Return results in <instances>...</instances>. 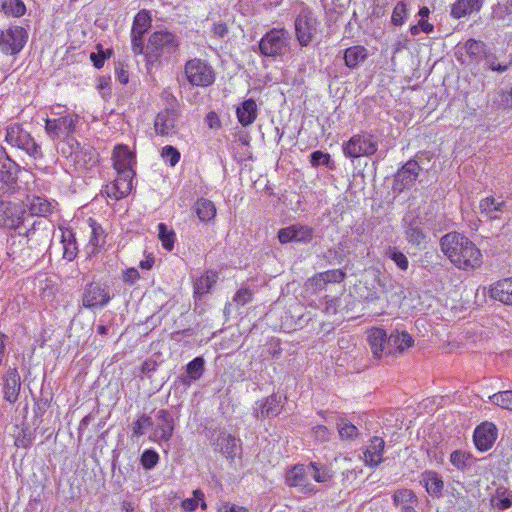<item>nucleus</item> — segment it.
Instances as JSON below:
<instances>
[{
	"label": "nucleus",
	"mask_w": 512,
	"mask_h": 512,
	"mask_svg": "<svg viewBox=\"0 0 512 512\" xmlns=\"http://www.w3.org/2000/svg\"><path fill=\"white\" fill-rule=\"evenodd\" d=\"M440 247L447 259L459 270L474 271L483 264L481 250L461 233L445 234L440 240Z\"/></svg>",
	"instance_id": "f257e3e1"
},
{
	"label": "nucleus",
	"mask_w": 512,
	"mask_h": 512,
	"mask_svg": "<svg viewBox=\"0 0 512 512\" xmlns=\"http://www.w3.org/2000/svg\"><path fill=\"white\" fill-rule=\"evenodd\" d=\"M50 115L45 119V132L50 139L62 140L66 143V146L74 142L75 139L72 135L76 131V127L79 123V115L64 109L58 105L52 107Z\"/></svg>",
	"instance_id": "f03ea898"
},
{
	"label": "nucleus",
	"mask_w": 512,
	"mask_h": 512,
	"mask_svg": "<svg viewBox=\"0 0 512 512\" xmlns=\"http://www.w3.org/2000/svg\"><path fill=\"white\" fill-rule=\"evenodd\" d=\"M176 36L168 31H156L149 37L145 56L148 62L154 63L162 57H169L178 49Z\"/></svg>",
	"instance_id": "7ed1b4c3"
},
{
	"label": "nucleus",
	"mask_w": 512,
	"mask_h": 512,
	"mask_svg": "<svg viewBox=\"0 0 512 512\" xmlns=\"http://www.w3.org/2000/svg\"><path fill=\"white\" fill-rule=\"evenodd\" d=\"M291 36L284 28L269 30L259 41L260 53L266 57H282L290 50Z\"/></svg>",
	"instance_id": "20e7f679"
},
{
	"label": "nucleus",
	"mask_w": 512,
	"mask_h": 512,
	"mask_svg": "<svg viewBox=\"0 0 512 512\" xmlns=\"http://www.w3.org/2000/svg\"><path fill=\"white\" fill-rule=\"evenodd\" d=\"M184 74L187 81L196 87H209L216 79L213 67L200 58L188 60L184 66Z\"/></svg>",
	"instance_id": "39448f33"
},
{
	"label": "nucleus",
	"mask_w": 512,
	"mask_h": 512,
	"mask_svg": "<svg viewBox=\"0 0 512 512\" xmlns=\"http://www.w3.org/2000/svg\"><path fill=\"white\" fill-rule=\"evenodd\" d=\"M377 149V139L366 132L355 134L342 144L343 154L348 158L368 157L373 155Z\"/></svg>",
	"instance_id": "423d86ee"
},
{
	"label": "nucleus",
	"mask_w": 512,
	"mask_h": 512,
	"mask_svg": "<svg viewBox=\"0 0 512 512\" xmlns=\"http://www.w3.org/2000/svg\"><path fill=\"white\" fill-rule=\"evenodd\" d=\"M62 153L78 169H91L98 163L97 151L89 145L81 146L76 140L67 147H63Z\"/></svg>",
	"instance_id": "0eeeda50"
},
{
	"label": "nucleus",
	"mask_w": 512,
	"mask_h": 512,
	"mask_svg": "<svg viewBox=\"0 0 512 512\" xmlns=\"http://www.w3.org/2000/svg\"><path fill=\"white\" fill-rule=\"evenodd\" d=\"M5 140L10 145L24 150L35 159L42 157L40 145H38L31 135L27 131L23 130L19 124H12L8 126Z\"/></svg>",
	"instance_id": "6e6552de"
},
{
	"label": "nucleus",
	"mask_w": 512,
	"mask_h": 512,
	"mask_svg": "<svg viewBox=\"0 0 512 512\" xmlns=\"http://www.w3.org/2000/svg\"><path fill=\"white\" fill-rule=\"evenodd\" d=\"M28 40V32L21 26H10L0 33V52L5 55H17Z\"/></svg>",
	"instance_id": "1a4fd4ad"
},
{
	"label": "nucleus",
	"mask_w": 512,
	"mask_h": 512,
	"mask_svg": "<svg viewBox=\"0 0 512 512\" xmlns=\"http://www.w3.org/2000/svg\"><path fill=\"white\" fill-rule=\"evenodd\" d=\"M317 18L311 10L303 9L295 19V34L302 47L308 46L318 28Z\"/></svg>",
	"instance_id": "9d476101"
},
{
	"label": "nucleus",
	"mask_w": 512,
	"mask_h": 512,
	"mask_svg": "<svg viewBox=\"0 0 512 512\" xmlns=\"http://www.w3.org/2000/svg\"><path fill=\"white\" fill-rule=\"evenodd\" d=\"M180 112L175 108L160 111L154 121V129L157 135L172 137L177 135L180 125Z\"/></svg>",
	"instance_id": "9b49d317"
},
{
	"label": "nucleus",
	"mask_w": 512,
	"mask_h": 512,
	"mask_svg": "<svg viewBox=\"0 0 512 512\" xmlns=\"http://www.w3.org/2000/svg\"><path fill=\"white\" fill-rule=\"evenodd\" d=\"M155 418V428L149 439L159 444L169 442L175 428L173 416L168 410L161 409L156 413Z\"/></svg>",
	"instance_id": "f8f14e48"
},
{
	"label": "nucleus",
	"mask_w": 512,
	"mask_h": 512,
	"mask_svg": "<svg viewBox=\"0 0 512 512\" xmlns=\"http://www.w3.org/2000/svg\"><path fill=\"white\" fill-rule=\"evenodd\" d=\"M111 299L107 285L91 283L86 286L83 294V305L86 308L98 309L104 307Z\"/></svg>",
	"instance_id": "ddd939ff"
},
{
	"label": "nucleus",
	"mask_w": 512,
	"mask_h": 512,
	"mask_svg": "<svg viewBox=\"0 0 512 512\" xmlns=\"http://www.w3.org/2000/svg\"><path fill=\"white\" fill-rule=\"evenodd\" d=\"M240 440L225 430H218L217 437L212 438L211 444L214 450L223 454L226 458L234 460L241 451Z\"/></svg>",
	"instance_id": "4468645a"
},
{
	"label": "nucleus",
	"mask_w": 512,
	"mask_h": 512,
	"mask_svg": "<svg viewBox=\"0 0 512 512\" xmlns=\"http://www.w3.org/2000/svg\"><path fill=\"white\" fill-rule=\"evenodd\" d=\"M307 475V467L298 464L286 473L285 482L289 487L297 488L300 493L315 494L317 489L308 481Z\"/></svg>",
	"instance_id": "2eb2a0df"
},
{
	"label": "nucleus",
	"mask_w": 512,
	"mask_h": 512,
	"mask_svg": "<svg viewBox=\"0 0 512 512\" xmlns=\"http://www.w3.org/2000/svg\"><path fill=\"white\" fill-rule=\"evenodd\" d=\"M312 238L313 229L306 225H291L280 229L278 232V240L281 244H288L291 242L309 243Z\"/></svg>",
	"instance_id": "dca6fc26"
},
{
	"label": "nucleus",
	"mask_w": 512,
	"mask_h": 512,
	"mask_svg": "<svg viewBox=\"0 0 512 512\" xmlns=\"http://www.w3.org/2000/svg\"><path fill=\"white\" fill-rule=\"evenodd\" d=\"M367 341L374 358L381 359L389 356L386 347L390 342V335L387 336L385 330L378 327L369 329L367 331Z\"/></svg>",
	"instance_id": "f3484780"
},
{
	"label": "nucleus",
	"mask_w": 512,
	"mask_h": 512,
	"mask_svg": "<svg viewBox=\"0 0 512 512\" xmlns=\"http://www.w3.org/2000/svg\"><path fill=\"white\" fill-rule=\"evenodd\" d=\"M3 215V225L14 230H20L29 217L23 205L19 203H8L3 210Z\"/></svg>",
	"instance_id": "a211bd4d"
},
{
	"label": "nucleus",
	"mask_w": 512,
	"mask_h": 512,
	"mask_svg": "<svg viewBox=\"0 0 512 512\" xmlns=\"http://www.w3.org/2000/svg\"><path fill=\"white\" fill-rule=\"evenodd\" d=\"M497 437V429L493 423H483L474 431V443L478 450L487 451L494 444Z\"/></svg>",
	"instance_id": "6ab92c4d"
},
{
	"label": "nucleus",
	"mask_w": 512,
	"mask_h": 512,
	"mask_svg": "<svg viewBox=\"0 0 512 512\" xmlns=\"http://www.w3.org/2000/svg\"><path fill=\"white\" fill-rule=\"evenodd\" d=\"M419 482L431 497L439 499L443 496L444 481L438 472L433 470L422 472Z\"/></svg>",
	"instance_id": "aec40b11"
},
{
	"label": "nucleus",
	"mask_w": 512,
	"mask_h": 512,
	"mask_svg": "<svg viewBox=\"0 0 512 512\" xmlns=\"http://www.w3.org/2000/svg\"><path fill=\"white\" fill-rule=\"evenodd\" d=\"M479 211L490 220L500 219L501 214L506 211V202L501 198L488 196L480 201Z\"/></svg>",
	"instance_id": "412c9836"
},
{
	"label": "nucleus",
	"mask_w": 512,
	"mask_h": 512,
	"mask_svg": "<svg viewBox=\"0 0 512 512\" xmlns=\"http://www.w3.org/2000/svg\"><path fill=\"white\" fill-rule=\"evenodd\" d=\"M414 345V339L406 331H395L390 334V342L386 347L389 356H399Z\"/></svg>",
	"instance_id": "4be33fe9"
},
{
	"label": "nucleus",
	"mask_w": 512,
	"mask_h": 512,
	"mask_svg": "<svg viewBox=\"0 0 512 512\" xmlns=\"http://www.w3.org/2000/svg\"><path fill=\"white\" fill-rule=\"evenodd\" d=\"M484 0H456L451 5L450 16L453 19H462L469 17L473 13H478Z\"/></svg>",
	"instance_id": "5701e85b"
},
{
	"label": "nucleus",
	"mask_w": 512,
	"mask_h": 512,
	"mask_svg": "<svg viewBox=\"0 0 512 512\" xmlns=\"http://www.w3.org/2000/svg\"><path fill=\"white\" fill-rule=\"evenodd\" d=\"M385 442L381 437H373L364 451L365 464L371 468L377 467L382 461Z\"/></svg>",
	"instance_id": "b1692460"
},
{
	"label": "nucleus",
	"mask_w": 512,
	"mask_h": 512,
	"mask_svg": "<svg viewBox=\"0 0 512 512\" xmlns=\"http://www.w3.org/2000/svg\"><path fill=\"white\" fill-rule=\"evenodd\" d=\"M490 297L506 305H512V277L493 283L489 289Z\"/></svg>",
	"instance_id": "393cba45"
},
{
	"label": "nucleus",
	"mask_w": 512,
	"mask_h": 512,
	"mask_svg": "<svg viewBox=\"0 0 512 512\" xmlns=\"http://www.w3.org/2000/svg\"><path fill=\"white\" fill-rule=\"evenodd\" d=\"M280 402V397L275 394L265 398L259 404V408L255 409V417L257 419H263L278 416L282 410Z\"/></svg>",
	"instance_id": "a878e982"
},
{
	"label": "nucleus",
	"mask_w": 512,
	"mask_h": 512,
	"mask_svg": "<svg viewBox=\"0 0 512 512\" xmlns=\"http://www.w3.org/2000/svg\"><path fill=\"white\" fill-rule=\"evenodd\" d=\"M18 165L9 157L0 165V182L6 185L7 192L13 193L17 180Z\"/></svg>",
	"instance_id": "bb28decb"
},
{
	"label": "nucleus",
	"mask_w": 512,
	"mask_h": 512,
	"mask_svg": "<svg viewBox=\"0 0 512 512\" xmlns=\"http://www.w3.org/2000/svg\"><path fill=\"white\" fill-rule=\"evenodd\" d=\"M114 168L117 172L133 170L134 156L127 146L118 145L113 151Z\"/></svg>",
	"instance_id": "cd10ccee"
},
{
	"label": "nucleus",
	"mask_w": 512,
	"mask_h": 512,
	"mask_svg": "<svg viewBox=\"0 0 512 512\" xmlns=\"http://www.w3.org/2000/svg\"><path fill=\"white\" fill-rule=\"evenodd\" d=\"M59 238L63 249V258L72 261L76 258L78 253V247L74 233L69 228H59Z\"/></svg>",
	"instance_id": "c85d7f7f"
},
{
	"label": "nucleus",
	"mask_w": 512,
	"mask_h": 512,
	"mask_svg": "<svg viewBox=\"0 0 512 512\" xmlns=\"http://www.w3.org/2000/svg\"><path fill=\"white\" fill-rule=\"evenodd\" d=\"M258 108L253 99H247L236 109L238 122L243 126H250L257 118Z\"/></svg>",
	"instance_id": "c756f323"
},
{
	"label": "nucleus",
	"mask_w": 512,
	"mask_h": 512,
	"mask_svg": "<svg viewBox=\"0 0 512 512\" xmlns=\"http://www.w3.org/2000/svg\"><path fill=\"white\" fill-rule=\"evenodd\" d=\"M26 206L31 216H47L52 212L55 203L42 196H32L27 198Z\"/></svg>",
	"instance_id": "7c9ffc66"
},
{
	"label": "nucleus",
	"mask_w": 512,
	"mask_h": 512,
	"mask_svg": "<svg viewBox=\"0 0 512 512\" xmlns=\"http://www.w3.org/2000/svg\"><path fill=\"white\" fill-rule=\"evenodd\" d=\"M204 372V359L196 357L186 365V373L179 377L181 384L190 386L193 381L201 378Z\"/></svg>",
	"instance_id": "2f4dec72"
},
{
	"label": "nucleus",
	"mask_w": 512,
	"mask_h": 512,
	"mask_svg": "<svg viewBox=\"0 0 512 512\" xmlns=\"http://www.w3.org/2000/svg\"><path fill=\"white\" fill-rule=\"evenodd\" d=\"M420 167L416 161H408L396 175L397 183H401L403 188L410 187L416 181Z\"/></svg>",
	"instance_id": "473e14b6"
},
{
	"label": "nucleus",
	"mask_w": 512,
	"mask_h": 512,
	"mask_svg": "<svg viewBox=\"0 0 512 512\" xmlns=\"http://www.w3.org/2000/svg\"><path fill=\"white\" fill-rule=\"evenodd\" d=\"M218 274L215 271H207L194 282V295L196 299H200L203 295L209 293L211 288L216 284Z\"/></svg>",
	"instance_id": "72a5a7b5"
},
{
	"label": "nucleus",
	"mask_w": 512,
	"mask_h": 512,
	"mask_svg": "<svg viewBox=\"0 0 512 512\" xmlns=\"http://www.w3.org/2000/svg\"><path fill=\"white\" fill-rule=\"evenodd\" d=\"M20 376L16 370H9L4 378V396L9 402H15L20 390Z\"/></svg>",
	"instance_id": "f704fd0d"
},
{
	"label": "nucleus",
	"mask_w": 512,
	"mask_h": 512,
	"mask_svg": "<svg viewBox=\"0 0 512 512\" xmlns=\"http://www.w3.org/2000/svg\"><path fill=\"white\" fill-rule=\"evenodd\" d=\"M88 224L91 229V233L87 249L90 254H94L105 244L106 236L101 225H99L95 220L89 218Z\"/></svg>",
	"instance_id": "c9c22d12"
},
{
	"label": "nucleus",
	"mask_w": 512,
	"mask_h": 512,
	"mask_svg": "<svg viewBox=\"0 0 512 512\" xmlns=\"http://www.w3.org/2000/svg\"><path fill=\"white\" fill-rule=\"evenodd\" d=\"M368 57V51L364 46L356 45L345 50L344 60L349 68H356Z\"/></svg>",
	"instance_id": "e433bc0d"
},
{
	"label": "nucleus",
	"mask_w": 512,
	"mask_h": 512,
	"mask_svg": "<svg viewBox=\"0 0 512 512\" xmlns=\"http://www.w3.org/2000/svg\"><path fill=\"white\" fill-rule=\"evenodd\" d=\"M194 210L201 222H210L216 216V207L211 200L200 198L196 201Z\"/></svg>",
	"instance_id": "4c0bfd02"
},
{
	"label": "nucleus",
	"mask_w": 512,
	"mask_h": 512,
	"mask_svg": "<svg viewBox=\"0 0 512 512\" xmlns=\"http://www.w3.org/2000/svg\"><path fill=\"white\" fill-rule=\"evenodd\" d=\"M393 503L403 510L404 507L417 506L418 498L411 489H399L393 494Z\"/></svg>",
	"instance_id": "58836bf2"
},
{
	"label": "nucleus",
	"mask_w": 512,
	"mask_h": 512,
	"mask_svg": "<svg viewBox=\"0 0 512 512\" xmlns=\"http://www.w3.org/2000/svg\"><path fill=\"white\" fill-rule=\"evenodd\" d=\"M253 292L247 288L239 289L234 295L231 302L225 307L224 313L226 316H230L231 311L239 308L240 306H244L252 301Z\"/></svg>",
	"instance_id": "ea45409f"
},
{
	"label": "nucleus",
	"mask_w": 512,
	"mask_h": 512,
	"mask_svg": "<svg viewBox=\"0 0 512 512\" xmlns=\"http://www.w3.org/2000/svg\"><path fill=\"white\" fill-rule=\"evenodd\" d=\"M39 225L40 222L34 221L31 228L27 229L25 232L19 230V236L24 237L27 244L31 242V247L33 245H39L43 240L48 238L47 231L40 230Z\"/></svg>",
	"instance_id": "a19ab883"
},
{
	"label": "nucleus",
	"mask_w": 512,
	"mask_h": 512,
	"mask_svg": "<svg viewBox=\"0 0 512 512\" xmlns=\"http://www.w3.org/2000/svg\"><path fill=\"white\" fill-rule=\"evenodd\" d=\"M491 505L498 510H506L512 506V492L504 487L496 489L491 498Z\"/></svg>",
	"instance_id": "79ce46f5"
},
{
	"label": "nucleus",
	"mask_w": 512,
	"mask_h": 512,
	"mask_svg": "<svg viewBox=\"0 0 512 512\" xmlns=\"http://www.w3.org/2000/svg\"><path fill=\"white\" fill-rule=\"evenodd\" d=\"M151 27V17L149 13L142 10L134 17L131 33L137 35H144Z\"/></svg>",
	"instance_id": "37998d69"
},
{
	"label": "nucleus",
	"mask_w": 512,
	"mask_h": 512,
	"mask_svg": "<svg viewBox=\"0 0 512 512\" xmlns=\"http://www.w3.org/2000/svg\"><path fill=\"white\" fill-rule=\"evenodd\" d=\"M1 10L7 16L21 17L26 12V6L22 0H3Z\"/></svg>",
	"instance_id": "c03bdc74"
},
{
	"label": "nucleus",
	"mask_w": 512,
	"mask_h": 512,
	"mask_svg": "<svg viewBox=\"0 0 512 512\" xmlns=\"http://www.w3.org/2000/svg\"><path fill=\"white\" fill-rule=\"evenodd\" d=\"M135 175L134 170L117 172V178L113 181L119 187L120 194L126 197L132 190V179Z\"/></svg>",
	"instance_id": "a18cd8bd"
},
{
	"label": "nucleus",
	"mask_w": 512,
	"mask_h": 512,
	"mask_svg": "<svg viewBox=\"0 0 512 512\" xmlns=\"http://www.w3.org/2000/svg\"><path fill=\"white\" fill-rule=\"evenodd\" d=\"M307 470L308 474H310L313 477V479L318 483H325L332 478L331 471L324 465H321L316 462H311L307 466Z\"/></svg>",
	"instance_id": "49530a36"
},
{
	"label": "nucleus",
	"mask_w": 512,
	"mask_h": 512,
	"mask_svg": "<svg viewBox=\"0 0 512 512\" xmlns=\"http://www.w3.org/2000/svg\"><path fill=\"white\" fill-rule=\"evenodd\" d=\"M158 238L165 250L171 251L174 248L176 239L175 232L172 229H169L164 223L158 224Z\"/></svg>",
	"instance_id": "de8ad7c7"
},
{
	"label": "nucleus",
	"mask_w": 512,
	"mask_h": 512,
	"mask_svg": "<svg viewBox=\"0 0 512 512\" xmlns=\"http://www.w3.org/2000/svg\"><path fill=\"white\" fill-rule=\"evenodd\" d=\"M449 488V493L457 504H462L464 507L470 506L471 501L464 493L465 487L462 482L454 481L452 484H450Z\"/></svg>",
	"instance_id": "09e8293b"
},
{
	"label": "nucleus",
	"mask_w": 512,
	"mask_h": 512,
	"mask_svg": "<svg viewBox=\"0 0 512 512\" xmlns=\"http://www.w3.org/2000/svg\"><path fill=\"white\" fill-rule=\"evenodd\" d=\"M405 235L407 241L412 245L420 246L425 243V234L416 222L407 227Z\"/></svg>",
	"instance_id": "8fccbe9b"
},
{
	"label": "nucleus",
	"mask_w": 512,
	"mask_h": 512,
	"mask_svg": "<svg viewBox=\"0 0 512 512\" xmlns=\"http://www.w3.org/2000/svg\"><path fill=\"white\" fill-rule=\"evenodd\" d=\"M450 462L457 469L465 470L471 465L472 456L468 452L455 450L450 455Z\"/></svg>",
	"instance_id": "3c124183"
},
{
	"label": "nucleus",
	"mask_w": 512,
	"mask_h": 512,
	"mask_svg": "<svg viewBox=\"0 0 512 512\" xmlns=\"http://www.w3.org/2000/svg\"><path fill=\"white\" fill-rule=\"evenodd\" d=\"M489 400L502 409L512 411V390L497 392L489 396Z\"/></svg>",
	"instance_id": "603ef678"
},
{
	"label": "nucleus",
	"mask_w": 512,
	"mask_h": 512,
	"mask_svg": "<svg viewBox=\"0 0 512 512\" xmlns=\"http://www.w3.org/2000/svg\"><path fill=\"white\" fill-rule=\"evenodd\" d=\"M337 429L342 440H353L358 436V428L345 419L337 422Z\"/></svg>",
	"instance_id": "864d4df0"
},
{
	"label": "nucleus",
	"mask_w": 512,
	"mask_h": 512,
	"mask_svg": "<svg viewBox=\"0 0 512 512\" xmlns=\"http://www.w3.org/2000/svg\"><path fill=\"white\" fill-rule=\"evenodd\" d=\"M154 422L151 417L143 414L132 424V438L140 437L145 433V430L152 427Z\"/></svg>",
	"instance_id": "5fc2aeb1"
},
{
	"label": "nucleus",
	"mask_w": 512,
	"mask_h": 512,
	"mask_svg": "<svg viewBox=\"0 0 512 512\" xmlns=\"http://www.w3.org/2000/svg\"><path fill=\"white\" fill-rule=\"evenodd\" d=\"M386 256L391 259L396 266L402 270L406 271L409 267L408 258L402 252L398 251L395 247H389L386 250Z\"/></svg>",
	"instance_id": "6e6d98bb"
},
{
	"label": "nucleus",
	"mask_w": 512,
	"mask_h": 512,
	"mask_svg": "<svg viewBox=\"0 0 512 512\" xmlns=\"http://www.w3.org/2000/svg\"><path fill=\"white\" fill-rule=\"evenodd\" d=\"M408 8L404 1L398 2L391 15V23L395 26H402L407 18Z\"/></svg>",
	"instance_id": "4d7b16f0"
},
{
	"label": "nucleus",
	"mask_w": 512,
	"mask_h": 512,
	"mask_svg": "<svg viewBox=\"0 0 512 512\" xmlns=\"http://www.w3.org/2000/svg\"><path fill=\"white\" fill-rule=\"evenodd\" d=\"M345 278V273L340 269L328 270L320 273L315 280L317 282L326 283H340Z\"/></svg>",
	"instance_id": "13d9d810"
},
{
	"label": "nucleus",
	"mask_w": 512,
	"mask_h": 512,
	"mask_svg": "<svg viewBox=\"0 0 512 512\" xmlns=\"http://www.w3.org/2000/svg\"><path fill=\"white\" fill-rule=\"evenodd\" d=\"M161 158L165 163L174 167L181 158L180 152L171 145H166L161 150Z\"/></svg>",
	"instance_id": "bf43d9fd"
},
{
	"label": "nucleus",
	"mask_w": 512,
	"mask_h": 512,
	"mask_svg": "<svg viewBox=\"0 0 512 512\" xmlns=\"http://www.w3.org/2000/svg\"><path fill=\"white\" fill-rule=\"evenodd\" d=\"M194 498L185 499L182 502V508L187 512H193L196 510L198 506V501L201 500V508L206 509V503L204 501V494L200 490H195L193 492Z\"/></svg>",
	"instance_id": "052dcab7"
},
{
	"label": "nucleus",
	"mask_w": 512,
	"mask_h": 512,
	"mask_svg": "<svg viewBox=\"0 0 512 512\" xmlns=\"http://www.w3.org/2000/svg\"><path fill=\"white\" fill-rule=\"evenodd\" d=\"M310 164L313 167L320 166V165L326 166L328 168L333 167V162L331 160L330 154L324 153L320 150L314 151L310 155Z\"/></svg>",
	"instance_id": "680f3d73"
},
{
	"label": "nucleus",
	"mask_w": 512,
	"mask_h": 512,
	"mask_svg": "<svg viewBox=\"0 0 512 512\" xmlns=\"http://www.w3.org/2000/svg\"><path fill=\"white\" fill-rule=\"evenodd\" d=\"M140 462L144 469L150 470L159 462V455L156 451L147 449L142 453Z\"/></svg>",
	"instance_id": "e2e57ef3"
},
{
	"label": "nucleus",
	"mask_w": 512,
	"mask_h": 512,
	"mask_svg": "<svg viewBox=\"0 0 512 512\" xmlns=\"http://www.w3.org/2000/svg\"><path fill=\"white\" fill-rule=\"evenodd\" d=\"M464 48L466 50V53L469 54L474 59L480 57L484 52V44L475 39L467 40L464 45Z\"/></svg>",
	"instance_id": "0e129e2a"
},
{
	"label": "nucleus",
	"mask_w": 512,
	"mask_h": 512,
	"mask_svg": "<svg viewBox=\"0 0 512 512\" xmlns=\"http://www.w3.org/2000/svg\"><path fill=\"white\" fill-rule=\"evenodd\" d=\"M110 55H111V50H107V51L99 50L97 53H94V52L91 53L90 59L93 62V65L97 69H100L103 67L105 60L108 57H110Z\"/></svg>",
	"instance_id": "69168bd1"
},
{
	"label": "nucleus",
	"mask_w": 512,
	"mask_h": 512,
	"mask_svg": "<svg viewBox=\"0 0 512 512\" xmlns=\"http://www.w3.org/2000/svg\"><path fill=\"white\" fill-rule=\"evenodd\" d=\"M315 439L321 443L327 442L330 439V432L326 426L317 425L312 429Z\"/></svg>",
	"instance_id": "338daca9"
},
{
	"label": "nucleus",
	"mask_w": 512,
	"mask_h": 512,
	"mask_svg": "<svg viewBox=\"0 0 512 512\" xmlns=\"http://www.w3.org/2000/svg\"><path fill=\"white\" fill-rule=\"evenodd\" d=\"M139 279H140V273L134 267L128 268L123 272L122 280H123V282H125L129 285L135 284Z\"/></svg>",
	"instance_id": "774afa93"
}]
</instances>
